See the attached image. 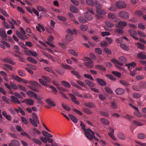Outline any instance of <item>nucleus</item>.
I'll use <instances>...</instances> for the list:
<instances>
[{"instance_id": "obj_1", "label": "nucleus", "mask_w": 146, "mask_h": 146, "mask_svg": "<svg viewBox=\"0 0 146 146\" xmlns=\"http://www.w3.org/2000/svg\"><path fill=\"white\" fill-rule=\"evenodd\" d=\"M32 118H30L29 120L31 123L34 127H37L38 126L37 123L39 124V121L37 114L35 113H32Z\"/></svg>"}, {"instance_id": "obj_2", "label": "nucleus", "mask_w": 146, "mask_h": 146, "mask_svg": "<svg viewBox=\"0 0 146 146\" xmlns=\"http://www.w3.org/2000/svg\"><path fill=\"white\" fill-rule=\"evenodd\" d=\"M42 79H39V82L43 85L45 86H48V83L51 82V80L48 77L43 76H42Z\"/></svg>"}, {"instance_id": "obj_3", "label": "nucleus", "mask_w": 146, "mask_h": 146, "mask_svg": "<svg viewBox=\"0 0 146 146\" xmlns=\"http://www.w3.org/2000/svg\"><path fill=\"white\" fill-rule=\"evenodd\" d=\"M84 131L85 136L87 138L91 140H93L92 136L93 135H95V133L93 131L89 129H87Z\"/></svg>"}, {"instance_id": "obj_4", "label": "nucleus", "mask_w": 146, "mask_h": 146, "mask_svg": "<svg viewBox=\"0 0 146 146\" xmlns=\"http://www.w3.org/2000/svg\"><path fill=\"white\" fill-rule=\"evenodd\" d=\"M119 16L122 18L128 19L129 18V14L125 11H121L118 13Z\"/></svg>"}, {"instance_id": "obj_5", "label": "nucleus", "mask_w": 146, "mask_h": 146, "mask_svg": "<svg viewBox=\"0 0 146 146\" xmlns=\"http://www.w3.org/2000/svg\"><path fill=\"white\" fill-rule=\"evenodd\" d=\"M128 32L130 34V35L133 38L137 40L139 39L138 38L135 36L137 35V33L136 31L132 29H129L128 30Z\"/></svg>"}, {"instance_id": "obj_6", "label": "nucleus", "mask_w": 146, "mask_h": 146, "mask_svg": "<svg viewBox=\"0 0 146 146\" xmlns=\"http://www.w3.org/2000/svg\"><path fill=\"white\" fill-rule=\"evenodd\" d=\"M116 6L117 8L119 9L125 8L126 7L125 3L122 1H118L116 3Z\"/></svg>"}, {"instance_id": "obj_7", "label": "nucleus", "mask_w": 146, "mask_h": 146, "mask_svg": "<svg viewBox=\"0 0 146 146\" xmlns=\"http://www.w3.org/2000/svg\"><path fill=\"white\" fill-rule=\"evenodd\" d=\"M16 32L18 37L22 40H25V39H28V37L26 35L21 34L18 31H17Z\"/></svg>"}, {"instance_id": "obj_8", "label": "nucleus", "mask_w": 146, "mask_h": 146, "mask_svg": "<svg viewBox=\"0 0 146 146\" xmlns=\"http://www.w3.org/2000/svg\"><path fill=\"white\" fill-rule=\"evenodd\" d=\"M20 143L17 140H13L11 141L9 145V146H20Z\"/></svg>"}, {"instance_id": "obj_9", "label": "nucleus", "mask_w": 146, "mask_h": 146, "mask_svg": "<svg viewBox=\"0 0 146 146\" xmlns=\"http://www.w3.org/2000/svg\"><path fill=\"white\" fill-rule=\"evenodd\" d=\"M69 96L71 98V99L73 102L76 104L79 105L80 104L79 102L77 100L75 96L72 94H69Z\"/></svg>"}, {"instance_id": "obj_10", "label": "nucleus", "mask_w": 146, "mask_h": 146, "mask_svg": "<svg viewBox=\"0 0 146 146\" xmlns=\"http://www.w3.org/2000/svg\"><path fill=\"white\" fill-rule=\"evenodd\" d=\"M2 61L4 62L9 63L13 65H15L16 64L15 62L10 58H5L3 59Z\"/></svg>"}, {"instance_id": "obj_11", "label": "nucleus", "mask_w": 146, "mask_h": 146, "mask_svg": "<svg viewBox=\"0 0 146 146\" xmlns=\"http://www.w3.org/2000/svg\"><path fill=\"white\" fill-rule=\"evenodd\" d=\"M11 101L15 104H20L21 102L17 98L13 96H11Z\"/></svg>"}, {"instance_id": "obj_12", "label": "nucleus", "mask_w": 146, "mask_h": 146, "mask_svg": "<svg viewBox=\"0 0 146 146\" xmlns=\"http://www.w3.org/2000/svg\"><path fill=\"white\" fill-rule=\"evenodd\" d=\"M125 92L124 90L121 88H118L115 90L116 94L118 95H121L124 94Z\"/></svg>"}, {"instance_id": "obj_13", "label": "nucleus", "mask_w": 146, "mask_h": 146, "mask_svg": "<svg viewBox=\"0 0 146 146\" xmlns=\"http://www.w3.org/2000/svg\"><path fill=\"white\" fill-rule=\"evenodd\" d=\"M138 58L142 60H145L146 58V55L143 52L139 53L137 55Z\"/></svg>"}, {"instance_id": "obj_14", "label": "nucleus", "mask_w": 146, "mask_h": 146, "mask_svg": "<svg viewBox=\"0 0 146 146\" xmlns=\"http://www.w3.org/2000/svg\"><path fill=\"white\" fill-rule=\"evenodd\" d=\"M96 80L98 84L101 86H106V85L105 81L103 79L97 78L96 79Z\"/></svg>"}, {"instance_id": "obj_15", "label": "nucleus", "mask_w": 146, "mask_h": 146, "mask_svg": "<svg viewBox=\"0 0 146 146\" xmlns=\"http://www.w3.org/2000/svg\"><path fill=\"white\" fill-rule=\"evenodd\" d=\"M46 102L48 104L52 106H56V104L50 98H48L46 100Z\"/></svg>"}, {"instance_id": "obj_16", "label": "nucleus", "mask_w": 146, "mask_h": 146, "mask_svg": "<svg viewBox=\"0 0 146 146\" xmlns=\"http://www.w3.org/2000/svg\"><path fill=\"white\" fill-rule=\"evenodd\" d=\"M0 35L3 38H6L7 36L6 32L4 28H1L0 29Z\"/></svg>"}, {"instance_id": "obj_17", "label": "nucleus", "mask_w": 146, "mask_h": 146, "mask_svg": "<svg viewBox=\"0 0 146 146\" xmlns=\"http://www.w3.org/2000/svg\"><path fill=\"white\" fill-rule=\"evenodd\" d=\"M96 12L98 15H104L106 14V12L103 9H97Z\"/></svg>"}, {"instance_id": "obj_18", "label": "nucleus", "mask_w": 146, "mask_h": 146, "mask_svg": "<svg viewBox=\"0 0 146 146\" xmlns=\"http://www.w3.org/2000/svg\"><path fill=\"white\" fill-rule=\"evenodd\" d=\"M27 94L30 97H34L35 98L36 96H37L36 94L34 92L31 91H29L27 92Z\"/></svg>"}, {"instance_id": "obj_19", "label": "nucleus", "mask_w": 146, "mask_h": 146, "mask_svg": "<svg viewBox=\"0 0 146 146\" xmlns=\"http://www.w3.org/2000/svg\"><path fill=\"white\" fill-rule=\"evenodd\" d=\"M3 115L5 117V118L8 121H11L12 120V117L11 116L9 115H8L7 113L5 111H3L2 112Z\"/></svg>"}, {"instance_id": "obj_20", "label": "nucleus", "mask_w": 146, "mask_h": 146, "mask_svg": "<svg viewBox=\"0 0 146 146\" xmlns=\"http://www.w3.org/2000/svg\"><path fill=\"white\" fill-rule=\"evenodd\" d=\"M127 25L126 22L123 21H121L118 23L117 25H115V27L117 28L121 27L123 26H126Z\"/></svg>"}, {"instance_id": "obj_21", "label": "nucleus", "mask_w": 146, "mask_h": 146, "mask_svg": "<svg viewBox=\"0 0 146 146\" xmlns=\"http://www.w3.org/2000/svg\"><path fill=\"white\" fill-rule=\"evenodd\" d=\"M136 64L134 62H132L129 64H126L125 66L127 67L129 69H131V67L134 68L136 66Z\"/></svg>"}, {"instance_id": "obj_22", "label": "nucleus", "mask_w": 146, "mask_h": 146, "mask_svg": "<svg viewBox=\"0 0 146 146\" xmlns=\"http://www.w3.org/2000/svg\"><path fill=\"white\" fill-rule=\"evenodd\" d=\"M85 83L89 87H92L95 86V84L94 83L88 80H85Z\"/></svg>"}, {"instance_id": "obj_23", "label": "nucleus", "mask_w": 146, "mask_h": 146, "mask_svg": "<svg viewBox=\"0 0 146 146\" xmlns=\"http://www.w3.org/2000/svg\"><path fill=\"white\" fill-rule=\"evenodd\" d=\"M93 62H86L84 63V64L86 67L89 68H92L94 66V65L93 64Z\"/></svg>"}, {"instance_id": "obj_24", "label": "nucleus", "mask_w": 146, "mask_h": 146, "mask_svg": "<svg viewBox=\"0 0 146 146\" xmlns=\"http://www.w3.org/2000/svg\"><path fill=\"white\" fill-rule=\"evenodd\" d=\"M100 120L101 122L104 125H109L110 124V122L108 120L105 118H102Z\"/></svg>"}, {"instance_id": "obj_25", "label": "nucleus", "mask_w": 146, "mask_h": 146, "mask_svg": "<svg viewBox=\"0 0 146 146\" xmlns=\"http://www.w3.org/2000/svg\"><path fill=\"white\" fill-rule=\"evenodd\" d=\"M95 67L96 69L104 72H105L106 70V68L103 66L100 65H96Z\"/></svg>"}, {"instance_id": "obj_26", "label": "nucleus", "mask_w": 146, "mask_h": 146, "mask_svg": "<svg viewBox=\"0 0 146 146\" xmlns=\"http://www.w3.org/2000/svg\"><path fill=\"white\" fill-rule=\"evenodd\" d=\"M26 104L33 106L34 104V101L31 99H27Z\"/></svg>"}, {"instance_id": "obj_27", "label": "nucleus", "mask_w": 146, "mask_h": 146, "mask_svg": "<svg viewBox=\"0 0 146 146\" xmlns=\"http://www.w3.org/2000/svg\"><path fill=\"white\" fill-rule=\"evenodd\" d=\"M82 110L83 112L87 114H91L92 113V112L90 109L88 108H83Z\"/></svg>"}, {"instance_id": "obj_28", "label": "nucleus", "mask_w": 146, "mask_h": 146, "mask_svg": "<svg viewBox=\"0 0 146 146\" xmlns=\"http://www.w3.org/2000/svg\"><path fill=\"white\" fill-rule=\"evenodd\" d=\"M84 16L86 19L89 21L93 19L92 16L91 15H89L88 13L87 12L85 13Z\"/></svg>"}, {"instance_id": "obj_29", "label": "nucleus", "mask_w": 146, "mask_h": 146, "mask_svg": "<svg viewBox=\"0 0 146 146\" xmlns=\"http://www.w3.org/2000/svg\"><path fill=\"white\" fill-rule=\"evenodd\" d=\"M84 105L87 107L88 108H93L95 107L94 104L91 102H85L84 103Z\"/></svg>"}, {"instance_id": "obj_30", "label": "nucleus", "mask_w": 146, "mask_h": 146, "mask_svg": "<svg viewBox=\"0 0 146 146\" xmlns=\"http://www.w3.org/2000/svg\"><path fill=\"white\" fill-rule=\"evenodd\" d=\"M35 99L38 100L37 102L40 105H42L43 104V102L41 100L43 99V98L41 96H36Z\"/></svg>"}, {"instance_id": "obj_31", "label": "nucleus", "mask_w": 146, "mask_h": 146, "mask_svg": "<svg viewBox=\"0 0 146 146\" xmlns=\"http://www.w3.org/2000/svg\"><path fill=\"white\" fill-rule=\"evenodd\" d=\"M0 74L2 76L4 79L6 81H8V78L7 77V74L3 71H1L0 72Z\"/></svg>"}, {"instance_id": "obj_32", "label": "nucleus", "mask_w": 146, "mask_h": 146, "mask_svg": "<svg viewBox=\"0 0 146 146\" xmlns=\"http://www.w3.org/2000/svg\"><path fill=\"white\" fill-rule=\"evenodd\" d=\"M32 140L33 142L38 145H40L42 144V142L39 140L37 139L33 138Z\"/></svg>"}, {"instance_id": "obj_33", "label": "nucleus", "mask_w": 146, "mask_h": 146, "mask_svg": "<svg viewBox=\"0 0 146 146\" xmlns=\"http://www.w3.org/2000/svg\"><path fill=\"white\" fill-rule=\"evenodd\" d=\"M140 87L141 88V90L143 89L146 88V82H142L139 83Z\"/></svg>"}, {"instance_id": "obj_34", "label": "nucleus", "mask_w": 146, "mask_h": 146, "mask_svg": "<svg viewBox=\"0 0 146 146\" xmlns=\"http://www.w3.org/2000/svg\"><path fill=\"white\" fill-rule=\"evenodd\" d=\"M62 84L66 88H69L70 87V84L68 82L65 81H62L61 82Z\"/></svg>"}, {"instance_id": "obj_35", "label": "nucleus", "mask_w": 146, "mask_h": 146, "mask_svg": "<svg viewBox=\"0 0 146 146\" xmlns=\"http://www.w3.org/2000/svg\"><path fill=\"white\" fill-rule=\"evenodd\" d=\"M29 84H30L33 86L37 87H40V86L39 84L35 81H29Z\"/></svg>"}, {"instance_id": "obj_36", "label": "nucleus", "mask_w": 146, "mask_h": 146, "mask_svg": "<svg viewBox=\"0 0 146 146\" xmlns=\"http://www.w3.org/2000/svg\"><path fill=\"white\" fill-rule=\"evenodd\" d=\"M86 2L88 5L92 6H94L95 4V2L92 0H86Z\"/></svg>"}, {"instance_id": "obj_37", "label": "nucleus", "mask_w": 146, "mask_h": 146, "mask_svg": "<svg viewBox=\"0 0 146 146\" xmlns=\"http://www.w3.org/2000/svg\"><path fill=\"white\" fill-rule=\"evenodd\" d=\"M36 7L37 9L39 11H43L44 12L47 11V10L42 6L39 5L37 6Z\"/></svg>"}, {"instance_id": "obj_38", "label": "nucleus", "mask_w": 146, "mask_h": 146, "mask_svg": "<svg viewBox=\"0 0 146 146\" xmlns=\"http://www.w3.org/2000/svg\"><path fill=\"white\" fill-rule=\"evenodd\" d=\"M18 72L19 75L21 77H24L26 76L25 72L21 70H18Z\"/></svg>"}, {"instance_id": "obj_39", "label": "nucleus", "mask_w": 146, "mask_h": 146, "mask_svg": "<svg viewBox=\"0 0 146 146\" xmlns=\"http://www.w3.org/2000/svg\"><path fill=\"white\" fill-rule=\"evenodd\" d=\"M136 44L137 45V47L138 48H139L142 50H144L145 49V46L141 43L137 42Z\"/></svg>"}, {"instance_id": "obj_40", "label": "nucleus", "mask_w": 146, "mask_h": 146, "mask_svg": "<svg viewBox=\"0 0 146 146\" xmlns=\"http://www.w3.org/2000/svg\"><path fill=\"white\" fill-rule=\"evenodd\" d=\"M132 88L133 90L137 91H141V88L140 87L139 84V86H137L136 85H133L132 87Z\"/></svg>"}, {"instance_id": "obj_41", "label": "nucleus", "mask_w": 146, "mask_h": 146, "mask_svg": "<svg viewBox=\"0 0 146 146\" xmlns=\"http://www.w3.org/2000/svg\"><path fill=\"white\" fill-rule=\"evenodd\" d=\"M70 8V11L74 13H77L78 12V10L76 7L73 6H71Z\"/></svg>"}, {"instance_id": "obj_42", "label": "nucleus", "mask_w": 146, "mask_h": 146, "mask_svg": "<svg viewBox=\"0 0 146 146\" xmlns=\"http://www.w3.org/2000/svg\"><path fill=\"white\" fill-rule=\"evenodd\" d=\"M62 66L64 68L66 69L71 70L72 69V67L66 64H62Z\"/></svg>"}, {"instance_id": "obj_43", "label": "nucleus", "mask_w": 146, "mask_h": 146, "mask_svg": "<svg viewBox=\"0 0 146 146\" xmlns=\"http://www.w3.org/2000/svg\"><path fill=\"white\" fill-rule=\"evenodd\" d=\"M69 116L71 120H72L74 123H76L77 122V119L74 116L72 115H69Z\"/></svg>"}, {"instance_id": "obj_44", "label": "nucleus", "mask_w": 146, "mask_h": 146, "mask_svg": "<svg viewBox=\"0 0 146 146\" xmlns=\"http://www.w3.org/2000/svg\"><path fill=\"white\" fill-rule=\"evenodd\" d=\"M111 107L114 109L117 108V104L115 101L112 102H111Z\"/></svg>"}, {"instance_id": "obj_45", "label": "nucleus", "mask_w": 146, "mask_h": 146, "mask_svg": "<svg viewBox=\"0 0 146 146\" xmlns=\"http://www.w3.org/2000/svg\"><path fill=\"white\" fill-rule=\"evenodd\" d=\"M118 137L120 139H122L125 140L126 139L125 136L123 135V134L119 132L118 133L117 135Z\"/></svg>"}, {"instance_id": "obj_46", "label": "nucleus", "mask_w": 146, "mask_h": 146, "mask_svg": "<svg viewBox=\"0 0 146 146\" xmlns=\"http://www.w3.org/2000/svg\"><path fill=\"white\" fill-rule=\"evenodd\" d=\"M106 25L108 27H111L114 26V25L111 23L110 22L108 21H106L105 22Z\"/></svg>"}, {"instance_id": "obj_47", "label": "nucleus", "mask_w": 146, "mask_h": 146, "mask_svg": "<svg viewBox=\"0 0 146 146\" xmlns=\"http://www.w3.org/2000/svg\"><path fill=\"white\" fill-rule=\"evenodd\" d=\"M67 32L72 35L73 34V32L76 33L77 32L76 30L74 29H68L67 30Z\"/></svg>"}, {"instance_id": "obj_48", "label": "nucleus", "mask_w": 146, "mask_h": 146, "mask_svg": "<svg viewBox=\"0 0 146 146\" xmlns=\"http://www.w3.org/2000/svg\"><path fill=\"white\" fill-rule=\"evenodd\" d=\"M27 59L30 62L33 63L37 64V63L35 59L32 58L28 57L27 58Z\"/></svg>"}, {"instance_id": "obj_49", "label": "nucleus", "mask_w": 146, "mask_h": 146, "mask_svg": "<svg viewBox=\"0 0 146 146\" xmlns=\"http://www.w3.org/2000/svg\"><path fill=\"white\" fill-rule=\"evenodd\" d=\"M119 82L122 85L125 86H128L129 85V84L126 81L124 80H120Z\"/></svg>"}, {"instance_id": "obj_50", "label": "nucleus", "mask_w": 146, "mask_h": 146, "mask_svg": "<svg viewBox=\"0 0 146 146\" xmlns=\"http://www.w3.org/2000/svg\"><path fill=\"white\" fill-rule=\"evenodd\" d=\"M21 134L23 136H26L29 139H31V137L29 135L28 133L24 131L23 130L21 132Z\"/></svg>"}, {"instance_id": "obj_51", "label": "nucleus", "mask_w": 146, "mask_h": 146, "mask_svg": "<svg viewBox=\"0 0 146 146\" xmlns=\"http://www.w3.org/2000/svg\"><path fill=\"white\" fill-rule=\"evenodd\" d=\"M133 123L136 126H141L143 125V124L140 121L136 120L133 121Z\"/></svg>"}, {"instance_id": "obj_52", "label": "nucleus", "mask_w": 146, "mask_h": 146, "mask_svg": "<svg viewBox=\"0 0 146 146\" xmlns=\"http://www.w3.org/2000/svg\"><path fill=\"white\" fill-rule=\"evenodd\" d=\"M120 45L122 48L128 51L129 50V48H128L127 46L124 44H120Z\"/></svg>"}, {"instance_id": "obj_53", "label": "nucleus", "mask_w": 146, "mask_h": 146, "mask_svg": "<svg viewBox=\"0 0 146 146\" xmlns=\"http://www.w3.org/2000/svg\"><path fill=\"white\" fill-rule=\"evenodd\" d=\"M80 28L83 31H86L88 29L87 26L85 25H81L80 26Z\"/></svg>"}, {"instance_id": "obj_54", "label": "nucleus", "mask_w": 146, "mask_h": 146, "mask_svg": "<svg viewBox=\"0 0 146 146\" xmlns=\"http://www.w3.org/2000/svg\"><path fill=\"white\" fill-rule=\"evenodd\" d=\"M66 37L67 40L69 41L72 40L73 39V37L72 35L68 34L66 35Z\"/></svg>"}, {"instance_id": "obj_55", "label": "nucleus", "mask_w": 146, "mask_h": 146, "mask_svg": "<svg viewBox=\"0 0 146 146\" xmlns=\"http://www.w3.org/2000/svg\"><path fill=\"white\" fill-rule=\"evenodd\" d=\"M12 76L13 78L15 80L17 81L18 82H20V81L21 78L19 77L18 76L15 75L14 74L12 75Z\"/></svg>"}, {"instance_id": "obj_56", "label": "nucleus", "mask_w": 146, "mask_h": 146, "mask_svg": "<svg viewBox=\"0 0 146 146\" xmlns=\"http://www.w3.org/2000/svg\"><path fill=\"white\" fill-rule=\"evenodd\" d=\"M84 76L85 78H88L90 80L92 81H93L94 80V79L93 78L91 75L90 74H85Z\"/></svg>"}, {"instance_id": "obj_57", "label": "nucleus", "mask_w": 146, "mask_h": 146, "mask_svg": "<svg viewBox=\"0 0 146 146\" xmlns=\"http://www.w3.org/2000/svg\"><path fill=\"white\" fill-rule=\"evenodd\" d=\"M138 138L139 139H143L145 137V134L143 133H140L138 135Z\"/></svg>"}, {"instance_id": "obj_58", "label": "nucleus", "mask_w": 146, "mask_h": 146, "mask_svg": "<svg viewBox=\"0 0 146 146\" xmlns=\"http://www.w3.org/2000/svg\"><path fill=\"white\" fill-rule=\"evenodd\" d=\"M112 73L115 76H117L118 78H119L121 76V73L117 71H113L112 72Z\"/></svg>"}, {"instance_id": "obj_59", "label": "nucleus", "mask_w": 146, "mask_h": 146, "mask_svg": "<svg viewBox=\"0 0 146 146\" xmlns=\"http://www.w3.org/2000/svg\"><path fill=\"white\" fill-rule=\"evenodd\" d=\"M71 72L73 74L76 76L79 79H80V78L81 76L79 74V73L77 71H71Z\"/></svg>"}, {"instance_id": "obj_60", "label": "nucleus", "mask_w": 146, "mask_h": 146, "mask_svg": "<svg viewBox=\"0 0 146 146\" xmlns=\"http://www.w3.org/2000/svg\"><path fill=\"white\" fill-rule=\"evenodd\" d=\"M68 52L70 53L74 56H78V54L76 53L73 50H69L68 51Z\"/></svg>"}, {"instance_id": "obj_61", "label": "nucleus", "mask_w": 146, "mask_h": 146, "mask_svg": "<svg viewBox=\"0 0 146 146\" xmlns=\"http://www.w3.org/2000/svg\"><path fill=\"white\" fill-rule=\"evenodd\" d=\"M28 52L33 56L36 57L38 55V54L36 52L33 51L31 50H29Z\"/></svg>"}, {"instance_id": "obj_62", "label": "nucleus", "mask_w": 146, "mask_h": 146, "mask_svg": "<svg viewBox=\"0 0 146 146\" xmlns=\"http://www.w3.org/2000/svg\"><path fill=\"white\" fill-rule=\"evenodd\" d=\"M2 99L3 101L6 102L7 103L9 104V100L8 98L5 96H2Z\"/></svg>"}, {"instance_id": "obj_63", "label": "nucleus", "mask_w": 146, "mask_h": 146, "mask_svg": "<svg viewBox=\"0 0 146 146\" xmlns=\"http://www.w3.org/2000/svg\"><path fill=\"white\" fill-rule=\"evenodd\" d=\"M105 91L108 93L110 94H112L113 93L112 90L108 87L106 86L105 88Z\"/></svg>"}, {"instance_id": "obj_64", "label": "nucleus", "mask_w": 146, "mask_h": 146, "mask_svg": "<svg viewBox=\"0 0 146 146\" xmlns=\"http://www.w3.org/2000/svg\"><path fill=\"white\" fill-rule=\"evenodd\" d=\"M80 22L82 23H84L86 22V21L82 17H80L78 18Z\"/></svg>"}]
</instances>
